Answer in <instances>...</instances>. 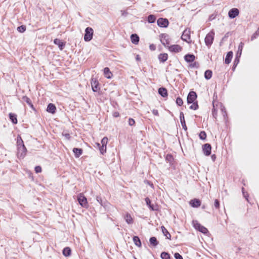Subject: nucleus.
Segmentation results:
<instances>
[{
    "instance_id": "nucleus-11",
    "label": "nucleus",
    "mask_w": 259,
    "mask_h": 259,
    "mask_svg": "<svg viewBox=\"0 0 259 259\" xmlns=\"http://www.w3.org/2000/svg\"><path fill=\"white\" fill-rule=\"evenodd\" d=\"M92 89L93 92H97L100 90L99 82L96 78H92L91 82Z\"/></svg>"
},
{
    "instance_id": "nucleus-45",
    "label": "nucleus",
    "mask_w": 259,
    "mask_h": 259,
    "mask_svg": "<svg viewBox=\"0 0 259 259\" xmlns=\"http://www.w3.org/2000/svg\"><path fill=\"white\" fill-rule=\"evenodd\" d=\"M108 139L106 137H104L101 141V145L106 146L107 144L108 143Z\"/></svg>"
},
{
    "instance_id": "nucleus-3",
    "label": "nucleus",
    "mask_w": 259,
    "mask_h": 259,
    "mask_svg": "<svg viewBox=\"0 0 259 259\" xmlns=\"http://www.w3.org/2000/svg\"><path fill=\"white\" fill-rule=\"evenodd\" d=\"M214 32L213 31L208 33L205 38V43L207 47H209L213 42L214 39Z\"/></svg>"
},
{
    "instance_id": "nucleus-47",
    "label": "nucleus",
    "mask_w": 259,
    "mask_h": 259,
    "mask_svg": "<svg viewBox=\"0 0 259 259\" xmlns=\"http://www.w3.org/2000/svg\"><path fill=\"white\" fill-rule=\"evenodd\" d=\"M240 57H238L236 55V57H235V59L234 61V66L235 67H236V66L237 65V64L239 63V58Z\"/></svg>"
},
{
    "instance_id": "nucleus-38",
    "label": "nucleus",
    "mask_w": 259,
    "mask_h": 259,
    "mask_svg": "<svg viewBox=\"0 0 259 259\" xmlns=\"http://www.w3.org/2000/svg\"><path fill=\"white\" fill-rule=\"evenodd\" d=\"M96 200L101 204V205H102L103 206H105V202L103 201L102 197L100 196H97Z\"/></svg>"
},
{
    "instance_id": "nucleus-34",
    "label": "nucleus",
    "mask_w": 259,
    "mask_h": 259,
    "mask_svg": "<svg viewBox=\"0 0 259 259\" xmlns=\"http://www.w3.org/2000/svg\"><path fill=\"white\" fill-rule=\"evenodd\" d=\"M161 259H171L170 254L166 252H162L160 254Z\"/></svg>"
},
{
    "instance_id": "nucleus-32",
    "label": "nucleus",
    "mask_w": 259,
    "mask_h": 259,
    "mask_svg": "<svg viewBox=\"0 0 259 259\" xmlns=\"http://www.w3.org/2000/svg\"><path fill=\"white\" fill-rule=\"evenodd\" d=\"M243 45H244V44L243 42H240L239 46H238V51H237V52L236 54V56H238V57H240L241 55V54H242V49H243Z\"/></svg>"
},
{
    "instance_id": "nucleus-8",
    "label": "nucleus",
    "mask_w": 259,
    "mask_h": 259,
    "mask_svg": "<svg viewBox=\"0 0 259 259\" xmlns=\"http://www.w3.org/2000/svg\"><path fill=\"white\" fill-rule=\"evenodd\" d=\"M202 151L205 156H209L211 152V146L210 144L206 143L202 146Z\"/></svg>"
},
{
    "instance_id": "nucleus-21",
    "label": "nucleus",
    "mask_w": 259,
    "mask_h": 259,
    "mask_svg": "<svg viewBox=\"0 0 259 259\" xmlns=\"http://www.w3.org/2000/svg\"><path fill=\"white\" fill-rule=\"evenodd\" d=\"M22 99L23 102H26L30 106L31 108L34 110V108L32 104V103L31 100L28 97H27L26 96H24L22 97Z\"/></svg>"
},
{
    "instance_id": "nucleus-26",
    "label": "nucleus",
    "mask_w": 259,
    "mask_h": 259,
    "mask_svg": "<svg viewBox=\"0 0 259 259\" xmlns=\"http://www.w3.org/2000/svg\"><path fill=\"white\" fill-rule=\"evenodd\" d=\"M9 118L13 123H14V124L17 123V118L16 114L13 113H10L9 114Z\"/></svg>"
},
{
    "instance_id": "nucleus-31",
    "label": "nucleus",
    "mask_w": 259,
    "mask_h": 259,
    "mask_svg": "<svg viewBox=\"0 0 259 259\" xmlns=\"http://www.w3.org/2000/svg\"><path fill=\"white\" fill-rule=\"evenodd\" d=\"M133 241L136 246L138 247L141 246V242L139 237L134 236Z\"/></svg>"
},
{
    "instance_id": "nucleus-25",
    "label": "nucleus",
    "mask_w": 259,
    "mask_h": 259,
    "mask_svg": "<svg viewBox=\"0 0 259 259\" xmlns=\"http://www.w3.org/2000/svg\"><path fill=\"white\" fill-rule=\"evenodd\" d=\"M161 231L167 239L171 240V235L167 230L163 226L161 227Z\"/></svg>"
},
{
    "instance_id": "nucleus-51",
    "label": "nucleus",
    "mask_w": 259,
    "mask_h": 259,
    "mask_svg": "<svg viewBox=\"0 0 259 259\" xmlns=\"http://www.w3.org/2000/svg\"><path fill=\"white\" fill-rule=\"evenodd\" d=\"M35 171L36 173H39L41 171V167L40 166L35 167Z\"/></svg>"
},
{
    "instance_id": "nucleus-9",
    "label": "nucleus",
    "mask_w": 259,
    "mask_h": 259,
    "mask_svg": "<svg viewBox=\"0 0 259 259\" xmlns=\"http://www.w3.org/2000/svg\"><path fill=\"white\" fill-rule=\"evenodd\" d=\"M157 25L160 27L166 28L169 24V22L166 18H160L157 20Z\"/></svg>"
},
{
    "instance_id": "nucleus-6",
    "label": "nucleus",
    "mask_w": 259,
    "mask_h": 259,
    "mask_svg": "<svg viewBox=\"0 0 259 259\" xmlns=\"http://www.w3.org/2000/svg\"><path fill=\"white\" fill-rule=\"evenodd\" d=\"M78 201L79 203V204L84 207H87L88 206V202L87 198L84 197V196L81 194L80 193L77 198Z\"/></svg>"
},
{
    "instance_id": "nucleus-30",
    "label": "nucleus",
    "mask_w": 259,
    "mask_h": 259,
    "mask_svg": "<svg viewBox=\"0 0 259 259\" xmlns=\"http://www.w3.org/2000/svg\"><path fill=\"white\" fill-rule=\"evenodd\" d=\"M124 219H125L126 222L128 224H131L133 222V220L131 214L129 213L126 214V215L124 217Z\"/></svg>"
},
{
    "instance_id": "nucleus-59",
    "label": "nucleus",
    "mask_w": 259,
    "mask_h": 259,
    "mask_svg": "<svg viewBox=\"0 0 259 259\" xmlns=\"http://www.w3.org/2000/svg\"><path fill=\"white\" fill-rule=\"evenodd\" d=\"M211 158L213 161H214L216 159V156L215 154H213L211 156Z\"/></svg>"
},
{
    "instance_id": "nucleus-4",
    "label": "nucleus",
    "mask_w": 259,
    "mask_h": 259,
    "mask_svg": "<svg viewBox=\"0 0 259 259\" xmlns=\"http://www.w3.org/2000/svg\"><path fill=\"white\" fill-rule=\"evenodd\" d=\"M17 155L19 158H23L26 154L27 149L25 145L17 147Z\"/></svg>"
},
{
    "instance_id": "nucleus-1",
    "label": "nucleus",
    "mask_w": 259,
    "mask_h": 259,
    "mask_svg": "<svg viewBox=\"0 0 259 259\" xmlns=\"http://www.w3.org/2000/svg\"><path fill=\"white\" fill-rule=\"evenodd\" d=\"M94 30L93 28L88 27L85 29V34L84 35V40L85 41H89L93 38Z\"/></svg>"
},
{
    "instance_id": "nucleus-17",
    "label": "nucleus",
    "mask_w": 259,
    "mask_h": 259,
    "mask_svg": "<svg viewBox=\"0 0 259 259\" xmlns=\"http://www.w3.org/2000/svg\"><path fill=\"white\" fill-rule=\"evenodd\" d=\"M180 121L182 124V126L183 127V128L186 131L187 130V127L186 124L185 118H184V115L183 112H181L180 114Z\"/></svg>"
},
{
    "instance_id": "nucleus-43",
    "label": "nucleus",
    "mask_w": 259,
    "mask_h": 259,
    "mask_svg": "<svg viewBox=\"0 0 259 259\" xmlns=\"http://www.w3.org/2000/svg\"><path fill=\"white\" fill-rule=\"evenodd\" d=\"M176 104L179 106H182L183 104V101L182 99L179 97H178L176 99Z\"/></svg>"
},
{
    "instance_id": "nucleus-13",
    "label": "nucleus",
    "mask_w": 259,
    "mask_h": 259,
    "mask_svg": "<svg viewBox=\"0 0 259 259\" xmlns=\"http://www.w3.org/2000/svg\"><path fill=\"white\" fill-rule=\"evenodd\" d=\"M181 38L184 41L189 42L188 40H190L191 38L189 29H186L184 31L183 33L182 34V35L181 36Z\"/></svg>"
},
{
    "instance_id": "nucleus-10",
    "label": "nucleus",
    "mask_w": 259,
    "mask_h": 259,
    "mask_svg": "<svg viewBox=\"0 0 259 259\" xmlns=\"http://www.w3.org/2000/svg\"><path fill=\"white\" fill-rule=\"evenodd\" d=\"M169 51L172 53H179L182 51V47L179 45H173L167 46Z\"/></svg>"
},
{
    "instance_id": "nucleus-52",
    "label": "nucleus",
    "mask_w": 259,
    "mask_h": 259,
    "mask_svg": "<svg viewBox=\"0 0 259 259\" xmlns=\"http://www.w3.org/2000/svg\"><path fill=\"white\" fill-rule=\"evenodd\" d=\"M62 135L67 140H69L70 139V136L69 134L63 133Z\"/></svg>"
},
{
    "instance_id": "nucleus-28",
    "label": "nucleus",
    "mask_w": 259,
    "mask_h": 259,
    "mask_svg": "<svg viewBox=\"0 0 259 259\" xmlns=\"http://www.w3.org/2000/svg\"><path fill=\"white\" fill-rule=\"evenodd\" d=\"M150 243L152 246L155 247L158 244V241L157 240V238L155 237H152L150 238L149 239Z\"/></svg>"
},
{
    "instance_id": "nucleus-54",
    "label": "nucleus",
    "mask_w": 259,
    "mask_h": 259,
    "mask_svg": "<svg viewBox=\"0 0 259 259\" xmlns=\"http://www.w3.org/2000/svg\"><path fill=\"white\" fill-rule=\"evenodd\" d=\"M145 202L146 203V204L147 205H148V206L151 204V200H150V199L148 197H146L145 198Z\"/></svg>"
},
{
    "instance_id": "nucleus-33",
    "label": "nucleus",
    "mask_w": 259,
    "mask_h": 259,
    "mask_svg": "<svg viewBox=\"0 0 259 259\" xmlns=\"http://www.w3.org/2000/svg\"><path fill=\"white\" fill-rule=\"evenodd\" d=\"M212 72L210 70H207L204 72V77L206 79H209L212 77Z\"/></svg>"
},
{
    "instance_id": "nucleus-56",
    "label": "nucleus",
    "mask_w": 259,
    "mask_h": 259,
    "mask_svg": "<svg viewBox=\"0 0 259 259\" xmlns=\"http://www.w3.org/2000/svg\"><path fill=\"white\" fill-rule=\"evenodd\" d=\"M152 113L155 116H159V113L157 110L153 109L152 111Z\"/></svg>"
},
{
    "instance_id": "nucleus-5",
    "label": "nucleus",
    "mask_w": 259,
    "mask_h": 259,
    "mask_svg": "<svg viewBox=\"0 0 259 259\" xmlns=\"http://www.w3.org/2000/svg\"><path fill=\"white\" fill-rule=\"evenodd\" d=\"M160 41L165 47H167L168 46L167 45L170 44L169 35L165 33L161 34L160 35Z\"/></svg>"
},
{
    "instance_id": "nucleus-40",
    "label": "nucleus",
    "mask_w": 259,
    "mask_h": 259,
    "mask_svg": "<svg viewBox=\"0 0 259 259\" xmlns=\"http://www.w3.org/2000/svg\"><path fill=\"white\" fill-rule=\"evenodd\" d=\"M199 137L201 140H204L206 138V134L204 131H201L199 135Z\"/></svg>"
},
{
    "instance_id": "nucleus-27",
    "label": "nucleus",
    "mask_w": 259,
    "mask_h": 259,
    "mask_svg": "<svg viewBox=\"0 0 259 259\" xmlns=\"http://www.w3.org/2000/svg\"><path fill=\"white\" fill-rule=\"evenodd\" d=\"M104 73L105 76L107 78H110L112 75V73L110 71L109 68L108 67H105L104 69Z\"/></svg>"
},
{
    "instance_id": "nucleus-61",
    "label": "nucleus",
    "mask_w": 259,
    "mask_h": 259,
    "mask_svg": "<svg viewBox=\"0 0 259 259\" xmlns=\"http://www.w3.org/2000/svg\"><path fill=\"white\" fill-rule=\"evenodd\" d=\"M149 207L152 210H156V209L154 207V205L153 204H151L149 206Z\"/></svg>"
},
{
    "instance_id": "nucleus-55",
    "label": "nucleus",
    "mask_w": 259,
    "mask_h": 259,
    "mask_svg": "<svg viewBox=\"0 0 259 259\" xmlns=\"http://www.w3.org/2000/svg\"><path fill=\"white\" fill-rule=\"evenodd\" d=\"M149 49L151 51H154L156 50V46L153 44H151L149 46Z\"/></svg>"
},
{
    "instance_id": "nucleus-22",
    "label": "nucleus",
    "mask_w": 259,
    "mask_h": 259,
    "mask_svg": "<svg viewBox=\"0 0 259 259\" xmlns=\"http://www.w3.org/2000/svg\"><path fill=\"white\" fill-rule=\"evenodd\" d=\"M233 57V52L232 51H230L227 53V55L225 58V62L226 64H229L232 60Z\"/></svg>"
},
{
    "instance_id": "nucleus-36",
    "label": "nucleus",
    "mask_w": 259,
    "mask_h": 259,
    "mask_svg": "<svg viewBox=\"0 0 259 259\" xmlns=\"http://www.w3.org/2000/svg\"><path fill=\"white\" fill-rule=\"evenodd\" d=\"M156 17L154 15H149L147 18V21L149 23H153L155 22Z\"/></svg>"
},
{
    "instance_id": "nucleus-41",
    "label": "nucleus",
    "mask_w": 259,
    "mask_h": 259,
    "mask_svg": "<svg viewBox=\"0 0 259 259\" xmlns=\"http://www.w3.org/2000/svg\"><path fill=\"white\" fill-rule=\"evenodd\" d=\"M165 160L169 163H171L173 160V157L171 154H168L165 156Z\"/></svg>"
},
{
    "instance_id": "nucleus-58",
    "label": "nucleus",
    "mask_w": 259,
    "mask_h": 259,
    "mask_svg": "<svg viewBox=\"0 0 259 259\" xmlns=\"http://www.w3.org/2000/svg\"><path fill=\"white\" fill-rule=\"evenodd\" d=\"M146 183L147 184H148L151 187H152V188L154 187L153 184L151 182H150L149 181H146Z\"/></svg>"
},
{
    "instance_id": "nucleus-60",
    "label": "nucleus",
    "mask_w": 259,
    "mask_h": 259,
    "mask_svg": "<svg viewBox=\"0 0 259 259\" xmlns=\"http://www.w3.org/2000/svg\"><path fill=\"white\" fill-rule=\"evenodd\" d=\"M136 60L138 61L141 60V57L139 55H137L136 57Z\"/></svg>"
},
{
    "instance_id": "nucleus-14",
    "label": "nucleus",
    "mask_w": 259,
    "mask_h": 259,
    "mask_svg": "<svg viewBox=\"0 0 259 259\" xmlns=\"http://www.w3.org/2000/svg\"><path fill=\"white\" fill-rule=\"evenodd\" d=\"M184 59L187 62L192 63L195 60V56L192 54H188L184 56Z\"/></svg>"
},
{
    "instance_id": "nucleus-19",
    "label": "nucleus",
    "mask_w": 259,
    "mask_h": 259,
    "mask_svg": "<svg viewBox=\"0 0 259 259\" xmlns=\"http://www.w3.org/2000/svg\"><path fill=\"white\" fill-rule=\"evenodd\" d=\"M158 94L162 97H166L168 96L167 91L165 88H160L158 91Z\"/></svg>"
},
{
    "instance_id": "nucleus-20",
    "label": "nucleus",
    "mask_w": 259,
    "mask_h": 259,
    "mask_svg": "<svg viewBox=\"0 0 259 259\" xmlns=\"http://www.w3.org/2000/svg\"><path fill=\"white\" fill-rule=\"evenodd\" d=\"M131 39L133 44L137 45L138 44L140 38L139 36L137 34L134 33L131 35Z\"/></svg>"
},
{
    "instance_id": "nucleus-53",
    "label": "nucleus",
    "mask_w": 259,
    "mask_h": 259,
    "mask_svg": "<svg viewBox=\"0 0 259 259\" xmlns=\"http://www.w3.org/2000/svg\"><path fill=\"white\" fill-rule=\"evenodd\" d=\"M221 111L222 112V114L223 115V116L224 117H225V116H227V113H226V109L225 107H223L222 109H221Z\"/></svg>"
},
{
    "instance_id": "nucleus-12",
    "label": "nucleus",
    "mask_w": 259,
    "mask_h": 259,
    "mask_svg": "<svg viewBox=\"0 0 259 259\" xmlns=\"http://www.w3.org/2000/svg\"><path fill=\"white\" fill-rule=\"evenodd\" d=\"M239 14V11L237 8L231 9L228 13V16L231 19L236 17Z\"/></svg>"
},
{
    "instance_id": "nucleus-39",
    "label": "nucleus",
    "mask_w": 259,
    "mask_h": 259,
    "mask_svg": "<svg viewBox=\"0 0 259 259\" xmlns=\"http://www.w3.org/2000/svg\"><path fill=\"white\" fill-rule=\"evenodd\" d=\"M192 103H193V104L190 106V109L194 110L198 109L199 108V106H198L197 102H194Z\"/></svg>"
},
{
    "instance_id": "nucleus-23",
    "label": "nucleus",
    "mask_w": 259,
    "mask_h": 259,
    "mask_svg": "<svg viewBox=\"0 0 259 259\" xmlns=\"http://www.w3.org/2000/svg\"><path fill=\"white\" fill-rule=\"evenodd\" d=\"M158 58L160 62L164 63L167 60L168 55L166 53L160 54Z\"/></svg>"
},
{
    "instance_id": "nucleus-29",
    "label": "nucleus",
    "mask_w": 259,
    "mask_h": 259,
    "mask_svg": "<svg viewBox=\"0 0 259 259\" xmlns=\"http://www.w3.org/2000/svg\"><path fill=\"white\" fill-rule=\"evenodd\" d=\"M71 252V249L69 247H66L63 250V254L65 256H69L70 255Z\"/></svg>"
},
{
    "instance_id": "nucleus-49",
    "label": "nucleus",
    "mask_w": 259,
    "mask_h": 259,
    "mask_svg": "<svg viewBox=\"0 0 259 259\" xmlns=\"http://www.w3.org/2000/svg\"><path fill=\"white\" fill-rule=\"evenodd\" d=\"M128 124L130 125V126H133L135 124V120L132 118H130L128 119Z\"/></svg>"
},
{
    "instance_id": "nucleus-57",
    "label": "nucleus",
    "mask_w": 259,
    "mask_h": 259,
    "mask_svg": "<svg viewBox=\"0 0 259 259\" xmlns=\"http://www.w3.org/2000/svg\"><path fill=\"white\" fill-rule=\"evenodd\" d=\"M242 193H243V196L244 197L246 198V199L247 200L248 199H247V197H248V195H247V194H245V193L244 192V188H242Z\"/></svg>"
},
{
    "instance_id": "nucleus-15",
    "label": "nucleus",
    "mask_w": 259,
    "mask_h": 259,
    "mask_svg": "<svg viewBox=\"0 0 259 259\" xmlns=\"http://www.w3.org/2000/svg\"><path fill=\"white\" fill-rule=\"evenodd\" d=\"M54 43L58 46L60 50H63L65 46V42H62L60 39L58 38L54 39Z\"/></svg>"
},
{
    "instance_id": "nucleus-46",
    "label": "nucleus",
    "mask_w": 259,
    "mask_h": 259,
    "mask_svg": "<svg viewBox=\"0 0 259 259\" xmlns=\"http://www.w3.org/2000/svg\"><path fill=\"white\" fill-rule=\"evenodd\" d=\"M259 35V28L254 32V33L251 36V39L252 40L253 39L256 38L257 36Z\"/></svg>"
},
{
    "instance_id": "nucleus-18",
    "label": "nucleus",
    "mask_w": 259,
    "mask_h": 259,
    "mask_svg": "<svg viewBox=\"0 0 259 259\" xmlns=\"http://www.w3.org/2000/svg\"><path fill=\"white\" fill-rule=\"evenodd\" d=\"M56 107L55 105L52 103H50L48 104L47 111L49 113L54 114L56 112Z\"/></svg>"
},
{
    "instance_id": "nucleus-63",
    "label": "nucleus",
    "mask_w": 259,
    "mask_h": 259,
    "mask_svg": "<svg viewBox=\"0 0 259 259\" xmlns=\"http://www.w3.org/2000/svg\"><path fill=\"white\" fill-rule=\"evenodd\" d=\"M212 115H213V116L215 118V116L217 115V113L215 112L214 109L213 111H212Z\"/></svg>"
},
{
    "instance_id": "nucleus-48",
    "label": "nucleus",
    "mask_w": 259,
    "mask_h": 259,
    "mask_svg": "<svg viewBox=\"0 0 259 259\" xmlns=\"http://www.w3.org/2000/svg\"><path fill=\"white\" fill-rule=\"evenodd\" d=\"M174 257L176 259H183V256L178 252L174 254Z\"/></svg>"
},
{
    "instance_id": "nucleus-37",
    "label": "nucleus",
    "mask_w": 259,
    "mask_h": 259,
    "mask_svg": "<svg viewBox=\"0 0 259 259\" xmlns=\"http://www.w3.org/2000/svg\"><path fill=\"white\" fill-rule=\"evenodd\" d=\"M189 67L191 68H198L199 67V63L198 62H193L189 65Z\"/></svg>"
},
{
    "instance_id": "nucleus-2",
    "label": "nucleus",
    "mask_w": 259,
    "mask_h": 259,
    "mask_svg": "<svg viewBox=\"0 0 259 259\" xmlns=\"http://www.w3.org/2000/svg\"><path fill=\"white\" fill-rule=\"evenodd\" d=\"M193 224L195 228L198 230L199 232L205 234H207L208 232L207 229L204 227L203 226L201 225L197 221H193Z\"/></svg>"
},
{
    "instance_id": "nucleus-64",
    "label": "nucleus",
    "mask_w": 259,
    "mask_h": 259,
    "mask_svg": "<svg viewBox=\"0 0 259 259\" xmlns=\"http://www.w3.org/2000/svg\"><path fill=\"white\" fill-rule=\"evenodd\" d=\"M213 18H214V17H213V16H212V15H211V16H210L209 17V21H211Z\"/></svg>"
},
{
    "instance_id": "nucleus-42",
    "label": "nucleus",
    "mask_w": 259,
    "mask_h": 259,
    "mask_svg": "<svg viewBox=\"0 0 259 259\" xmlns=\"http://www.w3.org/2000/svg\"><path fill=\"white\" fill-rule=\"evenodd\" d=\"M17 30L21 33H23L26 30V26L25 25H21L20 26H18L17 28Z\"/></svg>"
},
{
    "instance_id": "nucleus-16",
    "label": "nucleus",
    "mask_w": 259,
    "mask_h": 259,
    "mask_svg": "<svg viewBox=\"0 0 259 259\" xmlns=\"http://www.w3.org/2000/svg\"><path fill=\"white\" fill-rule=\"evenodd\" d=\"M190 204L193 207H198L201 205V201L198 199H193L190 202Z\"/></svg>"
},
{
    "instance_id": "nucleus-62",
    "label": "nucleus",
    "mask_w": 259,
    "mask_h": 259,
    "mask_svg": "<svg viewBox=\"0 0 259 259\" xmlns=\"http://www.w3.org/2000/svg\"><path fill=\"white\" fill-rule=\"evenodd\" d=\"M113 116L115 117H117L119 116V113L118 112H114L113 114Z\"/></svg>"
},
{
    "instance_id": "nucleus-24",
    "label": "nucleus",
    "mask_w": 259,
    "mask_h": 259,
    "mask_svg": "<svg viewBox=\"0 0 259 259\" xmlns=\"http://www.w3.org/2000/svg\"><path fill=\"white\" fill-rule=\"evenodd\" d=\"M73 152L76 157H79L82 153V149L81 148H74L73 149Z\"/></svg>"
},
{
    "instance_id": "nucleus-7",
    "label": "nucleus",
    "mask_w": 259,
    "mask_h": 259,
    "mask_svg": "<svg viewBox=\"0 0 259 259\" xmlns=\"http://www.w3.org/2000/svg\"><path fill=\"white\" fill-rule=\"evenodd\" d=\"M197 97V96L196 92L194 91L190 92L187 96V103L190 104L193 103L196 99Z\"/></svg>"
},
{
    "instance_id": "nucleus-35",
    "label": "nucleus",
    "mask_w": 259,
    "mask_h": 259,
    "mask_svg": "<svg viewBox=\"0 0 259 259\" xmlns=\"http://www.w3.org/2000/svg\"><path fill=\"white\" fill-rule=\"evenodd\" d=\"M24 145L23 141L20 136L18 135L17 138V147L20 146Z\"/></svg>"
},
{
    "instance_id": "nucleus-50",
    "label": "nucleus",
    "mask_w": 259,
    "mask_h": 259,
    "mask_svg": "<svg viewBox=\"0 0 259 259\" xmlns=\"http://www.w3.org/2000/svg\"><path fill=\"white\" fill-rule=\"evenodd\" d=\"M214 206L217 209L220 207V201L218 199H215L214 202Z\"/></svg>"
},
{
    "instance_id": "nucleus-44",
    "label": "nucleus",
    "mask_w": 259,
    "mask_h": 259,
    "mask_svg": "<svg viewBox=\"0 0 259 259\" xmlns=\"http://www.w3.org/2000/svg\"><path fill=\"white\" fill-rule=\"evenodd\" d=\"M101 154H104L106 152V146L101 145L99 148Z\"/></svg>"
}]
</instances>
